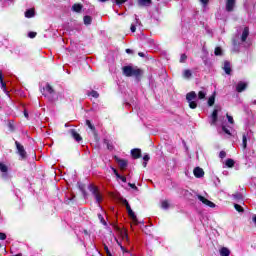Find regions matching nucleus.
Masks as SVG:
<instances>
[{"label": "nucleus", "mask_w": 256, "mask_h": 256, "mask_svg": "<svg viewBox=\"0 0 256 256\" xmlns=\"http://www.w3.org/2000/svg\"><path fill=\"white\" fill-rule=\"evenodd\" d=\"M122 73L125 77H135L137 81H141V78L143 77V69L137 67L134 68L133 66H124L122 68Z\"/></svg>", "instance_id": "obj_1"}, {"label": "nucleus", "mask_w": 256, "mask_h": 256, "mask_svg": "<svg viewBox=\"0 0 256 256\" xmlns=\"http://www.w3.org/2000/svg\"><path fill=\"white\" fill-rule=\"evenodd\" d=\"M15 146H16L18 155H20L21 160L25 161V159H27V151H25V146L19 143V141H15Z\"/></svg>", "instance_id": "obj_2"}, {"label": "nucleus", "mask_w": 256, "mask_h": 256, "mask_svg": "<svg viewBox=\"0 0 256 256\" xmlns=\"http://www.w3.org/2000/svg\"><path fill=\"white\" fill-rule=\"evenodd\" d=\"M90 191L92 195L95 197L97 203H101V201H103V196H101V193H99V188L97 186L91 185Z\"/></svg>", "instance_id": "obj_3"}, {"label": "nucleus", "mask_w": 256, "mask_h": 256, "mask_svg": "<svg viewBox=\"0 0 256 256\" xmlns=\"http://www.w3.org/2000/svg\"><path fill=\"white\" fill-rule=\"evenodd\" d=\"M114 159L116 163H118L121 171H125V169H127V165H129V162L127 160L121 159L118 156H114Z\"/></svg>", "instance_id": "obj_4"}, {"label": "nucleus", "mask_w": 256, "mask_h": 256, "mask_svg": "<svg viewBox=\"0 0 256 256\" xmlns=\"http://www.w3.org/2000/svg\"><path fill=\"white\" fill-rule=\"evenodd\" d=\"M199 201L203 203V205H207V207H211V209H215V203H213L211 200L205 198L204 196L197 195Z\"/></svg>", "instance_id": "obj_5"}, {"label": "nucleus", "mask_w": 256, "mask_h": 256, "mask_svg": "<svg viewBox=\"0 0 256 256\" xmlns=\"http://www.w3.org/2000/svg\"><path fill=\"white\" fill-rule=\"evenodd\" d=\"M236 0H226V11L228 13H233L235 11Z\"/></svg>", "instance_id": "obj_6"}, {"label": "nucleus", "mask_w": 256, "mask_h": 256, "mask_svg": "<svg viewBox=\"0 0 256 256\" xmlns=\"http://www.w3.org/2000/svg\"><path fill=\"white\" fill-rule=\"evenodd\" d=\"M218 119H219V110L214 109L212 114H211L210 125H217Z\"/></svg>", "instance_id": "obj_7"}, {"label": "nucleus", "mask_w": 256, "mask_h": 256, "mask_svg": "<svg viewBox=\"0 0 256 256\" xmlns=\"http://www.w3.org/2000/svg\"><path fill=\"white\" fill-rule=\"evenodd\" d=\"M126 210L128 216L132 219L133 223L139 225V220L137 219V215H135V212H133V209H131V207H128Z\"/></svg>", "instance_id": "obj_8"}, {"label": "nucleus", "mask_w": 256, "mask_h": 256, "mask_svg": "<svg viewBox=\"0 0 256 256\" xmlns=\"http://www.w3.org/2000/svg\"><path fill=\"white\" fill-rule=\"evenodd\" d=\"M0 171L2 173V178L7 179V177H8L7 173H9V167L7 165H5L4 163L0 162Z\"/></svg>", "instance_id": "obj_9"}, {"label": "nucleus", "mask_w": 256, "mask_h": 256, "mask_svg": "<svg viewBox=\"0 0 256 256\" xmlns=\"http://www.w3.org/2000/svg\"><path fill=\"white\" fill-rule=\"evenodd\" d=\"M71 137H73L77 143H81L83 141V137H81V134L77 132L75 129L70 130Z\"/></svg>", "instance_id": "obj_10"}, {"label": "nucleus", "mask_w": 256, "mask_h": 256, "mask_svg": "<svg viewBox=\"0 0 256 256\" xmlns=\"http://www.w3.org/2000/svg\"><path fill=\"white\" fill-rule=\"evenodd\" d=\"M194 176L196 177V179H201V177L205 176V171H203V168L201 167H196L194 168Z\"/></svg>", "instance_id": "obj_11"}, {"label": "nucleus", "mask_w": 256, "mask_h": 256, "mask_svg": "<svg viewBox=\"0 0 256 256\" xmlns=\"http://www.w3.org/2000/svg\"><path fill=\"white\" fill-rule=\"evenodd\" d=\"M45 93L43 95L47 97V95H55V90L53 89V86L50 84H46L45 88H43Z\"/></svg>", "instance_id": "obj_12"}, {"label": "nucleus", "mask_w": 256, "mask_h": 256, "mask_svg": "<svg viewBox=\"0 0 256 256\" xmlns=\"http://www.w3.org/2000/svg\"><path fill=\"white\" fill-rule=\"evenodd\" d=\"M247 89V83L245 82H238L236 86L237 93H243Z\"/></svg>", "instance_id": "obj_13"}, {"label": "nucleus", "mask_w": 256, "mask_h": 256, "mask_svg": "<svg viewBox=\"0 0 256 256\" xmlns=\"http://www.w3.org/2000/svg\"><path fill=\"white\" fill-rule=\"evenodd\" d=\"M86 125H87V127L90 128L94 137H98L99 134L97 133V128H95V125H93V123H91V120H86Z\"/></svg>", "instance_id": "obj_14"}, {"label": "nucleus", "mask_w": 256, "mask_h": 256, "mask_svg": "<svg viewBox=\"0 0 256 256\" xmlns=\"http://www.w3.org/2000/svg\"><path fill=\"white\" fill-rule=\"evenodd\" d=\"M131 156L133 159H141V149L134 148L131 150Z\"/></svg>", "instance_id": "obj_15"}, {"label": "nucleus", "mask_w": 256, "mask_h": 256, "mask_svg": "<svg viewBox=\"0 0 256 256\" xmlns=\"http://www.w3.org/2000/svg\"><path fill=\"white\" fill-rule=\"evenodd\" d=\"M153 3V0H137V4L139 7H149Z\"/></svg>", "instance_id": "obj_16"}, {"label": "nucleus", "mask_w": 256, "mask_h": 256, "mask_svg": "<svg viewBox=\"0 0 256 256\" xmlns=\"http://www.w3.org/2000/svg\"><path fill=\"white\" fill-rule=\"evenodd\" d=\"M194 99H197V93H195V91L186 94V101H188V103L194 101Z\"/></svg>", "instance_id": "obj_17"}, {"label": "nucleus", "mask_w": 256, "mask_h": 256, "mask_svg": "<svg viewBox=\"0 0 256 256\" xmlns=\"http://www.w3.org/2000/svg\"><path fill=\"white\" fill-rule=\"evenodd\" d=\"M25 17H26V19H31V18L35 17V8H30V9L26 10Z\"/></svg>", "instance_id": "obj_18"}, {"label": "nucleus", "mask_w": 256, "mask_h": 256, "mask_svg": "<svg viewBox=\"0 0 256 256\" xmlns=\"http://www.w3.org/2000/svg\"><path fill=\"white\" fill-rule=\"evenodd\" d=\"M247 37H249V27L244 28L241 36V41L245 43V41H247Z\"/></svg>", "instance_id": "obj_19"}, {"label": "nucleus", "mask_w": 256, "mask_h": 256, "mask_svg": "<svg viewBox=\"0 0 256 256\" xmlns=\"http://www.w3.org/2000/svg\"><path fill=\"white\" fill-rule=\"evenodd\" d=\"M224 71L226 75H231V62L229 61L224 62Z\"/></svg>", "instance_id": "obj_20"}, {"label": "nucleus", "mask_w": 256, "mask_h": 256, "mask_svg": "<svg viewBox=\"0 0 256 256\" xmlns=\"http://www.w3.org/2000/svg\"><path fill=\"white\" fill-rule=\"evenodd\" d=\"M220 255L221 256H229V255H231V250H229V248H227V247H222L220 249Z\"/></svg>", "instance_id": "obj_21"}, {"label": "nucleus", "mask_w": 256, "mask_h": 256, "mask_svg": "<svg viewBox=\"0 0 256 256\" xmlns=\"http://www.w3.org/2000/svg\"><path fill=\"white\" fill-rule=\"evenodd\" d=\"M225 164L228 169H233V167H235V160L228 158Z\"/></svg>", "instance_id": "obj_22"}, {"label": "nucleus", "mask_w": 256, "mask_h": 256, "mask_svg": "<svg viewBox=\"0 0 256 256\" xmlns=\"http://www.w3.org/2000/svg\"><path fill=\"white\" fill-rule=\"evenodd\" d=\"M82 9H83V5L81 4H74L72 6V10L75 11V13H81Z\"/></svg>", "instance_id": "obj_23"}, {"label": "nucleus", "mask_w": 256, "mask_h": 256, "mask_svg": "<svg viewBox=\"0 0 256 256\" xmlns=\"http://www.w3.org/2000/svg\"><path fill=\"white\" fill-rule=\"evenodd\" d=\"M8 129L11 133H15V122L13 120L8 122Z\"/></svg>", "instance_id": "obj_24"}, {"label": "nucleus", "mask_w": 256, "mask_h": 256, "mask_svg": "<svg viewBox=\"0 0 256 256\" xmlns=\"http://www.w3.org/2000/svg\"><path fill=\"white\" fill-rule=\"evenodd\" d=\"M193 73L191 72V70L187 69V70H184V73H183V77L184 79H191Z\"/></svg>", "instance_id": "obj_25"}, {"label": "nucleus", "mask_w": 256, "mask_h": 256, "mask_svg": "<svg viewBox=\"0 0 256 256\" xmlns=\"http://www.w3.org/2000/svg\"><path fill=\"white\" fill-rule=\"evenodd\" d=\"M83 20H84V25H91L93 21V19L89 15L84 16Z\"/></svg>", "instance_id": "obj_26"}, {"label": "nucleus", "mask_w": 256, "mask_h": 256, "mask_svg": "<svg viewBox=\"0 0 256 256\" xmlns=\"http://www.w3.org/2000/svg\"><path fill=\"white\" fill-rule=\"evenodd\" d=\"M103 143H104V145L107 146V149H108L109 151H113L114 147H113V145L111 144V142H109L108 139H104V140H103Z\"/></svg>", "instance_id": "obj_27"}, {"label": "nucleus", "mask_w": 256, "mask_h": 256, "mask_svg": "<svg viewBox=\"0 0 256 256\" xmlns=\"http://www.w3.org/2000/svg\"><path fill=\"white\" fill-rule=\"evenodd\" d=\"M208 105L209 107H213V105H215V93L209 97Z\"/></svg>", "instance_id": "obj_28"}, {"label": "nucleus", "mask_w": 256, "mask_h": 256, "mask_svg": "<svg viewBox=\"0 0 256 256\" xmlns=\"http://www.w3.org/2000/svg\"><path fill=\"white\" fill-rule=\"evenodd\" d=\"M1 84V89H3L4 93H6L7 95H9V91H7V84L5 83V81H0Z\"/></svg>", "instance_id": "obj_29"}, {"label": "nucleus", "mask_w": 256, "mask_h": 256, "mask_svg": "<svg viewBox=\"0 0 256 256\" xmlns=\"http://www.w3.org/2000/svg\"><path fill=\"white\" fill-rule=\"evenodd\" d=\"M90 97H93L94 99H99V92L92 90L91 92L88 93Z\"/></svg>", "instance_id": "obj_30"}, {"label": "nucleus", "mask_w": 256, "mask_h": 256, "mask_svg": "<svg viewBox=\"0 0 256 256\" xmlns=\"http://www.w3.org/2000/svg\"><path fill=\"white\" fill-rule=\"evenodd\" d=\"M242 147H243V149H247V135L246 134L242 135Z\"/></svg>", "instance_id": "obj_31"}, {"label": "nucleus", "mask_w": 256, "mask_h": 256, "mask_svg": "<svg viewBox=\"0 0 256 256\" xmlns=\"http://www.w3.org/2000/svg\"><path fill=\"white\" fill-rule=\"evenodd\" d=\"M214 54L216 55V57L223 55V50L221 49V47H216L214 50Z\"/></svg>", "instance_id": "obj_32"}, {"label": "nucleus", "mask_w": 256, "mask_h": 256, "mask_svg": "<svg viewBox=\"0 0 256 256\" xmlns=\"http://www.w3.org/2000/svg\"><path fill=\"white\" fill-rule=\"evenodd\" d=\"M234 208H235V210H236L238 213H244V212H245V209H243L242 206L239 205V204H234Z\"/></svg>", "instance_id": "obj_33"}, {"label": "nucleus", "mask_w": 256, "mask_h": 256, "mask_svg": "<svg viewBox=\"0 0 256 256\" xmlns=\"http://www.w3.org/2000/svg\"><path fill=\"white\" fill-rule=\"evenodd\" d=\"M121 203L122 205H125L126 209H129V207H131V205H129V201H127V199L125 198L121 199Z\"/></svg>", "instance_id": "obj_34"}, {"label": "nucleus", "mask_w": 256, "mask_h": 256, "mask_svg": "<svg viewBox=\"0 0 256 256\" xmlns=\"http://www.w3.org/2000/svg\"><path fill=\"white\" fill-rule=\"evenodd\" d=\"M189 103V107L190 109H197V102L195 101H190Z\"/></svg>", "instance_id": "obj_35"}, {"label": "nucleus", "mask_w": 256, "mask_h": 256, "mask_svg": "<svg viewBox=\"0 0 256 256\" xmlns=\"http://www.w3.org/2000/svg\"><path fill=\"white\" fill-rule=\"evenodd\" d=\"M161 207L162 209H167L169 207V201L167 200L162 201Z\"/></svg>", "instance_id": "obj_36"}, {"label": "nucleus", "mask_w": 256, "mask_h": 256, "mask_svg": "<svg viewBox=\"0 0 256 256\" xmlns=\"http://www.w3.org/2000/svg\"><path fill=\"white\" fill-rule=\"evenodd\" d=\"M98 219L102 223V225H107V222L105 221V218L103 217V215L98 214Z\"/></svg>", "instance_id": "obj_37"}, {"label": "nucleus", "mask_w": 256, "mask_h": 256, "mask_svg": "<svg viewBox=\"0 0 256 256\" xmlns=\"http://www.w3.org/2000/svg\"><path fill=\"white\" fill-rule=\"evenodd\" d=\"M185 61H187V54H181L179 62L185 63Z\"/></svg>", "instance_id": "obj_38"}, {"label": "nucleus", "mask_w": 256, "mask_h": 256, "mask_svg": "<svg viewBox=\"0 0 256 256\" xmlns=\"http://www.w3.org/2000/svg\"><path fill=\"white\" fill-rule=\"evenodd\" d=\"M206 95H207V94H206L205 92L199 91V92H198V99H205Z\"/></svg>", "instance_id": "obj_39"}, {"label": "nucleus", "mask_w": 256, "mask_h": 256, "mask_svg": "<svg viewBox=\"0 0 256 256\" xmlns=\"http://www.w3.org/2000/svg\"><path fill=\"white\" fill-rule=\"evenodd\" d=\"M28 37H29L30 39H35V38L37 37V32H29V33H28Z\"/></svg>", "instance_id": "obj_40"}, {"label": "nucleus", "mask_w": 256, "mask_h": 256, "mask_svg": "<svg viewBox=\"0 0 256 256\" xmlns=\"http://www.w3.org/2000/svg\"><path fill=\"white\" fill-rule=\"evenodd\" d=\"M219 157L220 159H225V157H227V152H225L224 150L220 151Z\"/></svg>", "instance_id": "obj_41"}, {"label": "nucleus", "mask_w": 256, "mask_h": 256, "mask_svg": "<svg viewBox=\"0 0 256 256\" xmlns=\"http://www.w3.org/2000/svg\"><path fill=\"white\" fill-rule=\"evenodd\" d=\"M222 131L226 133V135H231V131L226 126H222Z\"/></svg>", "instance_id": "obj_42"}, {"label": "nucleus", "mask_w": 256, "mask_h": 256, "mask_svg": "<svg viewBox=\"0 0 256 256\" xmlns=\"http://www.w3.org/2000/svg\"><path fill=\"white\" fill-rule=\"evenodd\" d=\"M116 5L121 6L124 3H127V0H115Z\"/></svg>", "instance_id": "obj_43"}, {"label": "nucleus", "mask_w": 256, "mask_h": 256, "mask_svg": "<svg viewBox=\"0 0 256 256\" xmlns=\"http://www.w3.org/2000/svg\"><path fill=\"white\" fill-rule=\"evenodd\" d=\"M202 3L203 7H207L209 5V1L211 0H199Z\"/></svg>", "instance_id": "obj_44"}, {"label": "nucleus", "mask_w": 256, "mask_h": 256, "mask_svg": "<svg viewBox=\"0 0 256 256\" xmlns=\"http://www.w3.org/2000/svg\"><path fill=\"white\" fill-rule=\"evenodd\" d=\"M226 117L228 119V122L231 123V125H233V123H235V121L233 120V116H229V114H226Z\"/></svg>", "instance_id": "obj_45"}, {"label": "nucleus", "mask_w": 256, "mask_h": 256, "mask_svg": "<svg viewBox=\"0 0 256 256\" xmlns=\"http://www.w3.org/2000/svg\"><path fill=\"white\" fill-rule=\"evenodd\" d=\"M128 185L131 187V189H134V191H139V188L137 187V185L133 183H128Z\"/></svg>", "instance_id": "obj_46"}, {"label": "nucleus", "mask_w": 256, "mask_h": 256, "mask_svg": "<svg viewBox=\"0 0 256 256\" xmlns=\"http://www.w3.org/2000/svg\"><path fill=\"white\" fill-rule=\"evenodd\" d=\"M5 239H7V234L0 232V240L5 241Z\"/></svg>", "instance_id": "obj_47"}, {"label": "nucleus", "mask_w": 256, "mask_h": 256, "mask_svg": "<svg viewBox=\"0 0 256 256\" xmlns=\"http://www.w3.org/2000/svg\"><path fill=\"white\" fill-rule=\"evenodd\" d=\"M234 199H243V196L240 193L233 194Z\"/></svg>", "instance_id": "obj_48"}, {"label": "nucleus", "mask_w": 256, "mask_h": 256, "mask_svg": "<svg viewBox=\"0 0 256 256\" xmlns=\"http://www.w3.org/2000/svg\"><path fill=\"white\" fill-rule=\"evenodd\" d=\"M112 171L114 173V175L118 178V177H121V174H119V171H117V169L115 168H112Z\"/></svg>", "instance_id": "obj_49"}, {"label": "nucleus", "mask_w": 256, "mask_h": 256, "mask_svg": "<svg viewBox=\"0 0 256 256\" xmlns=\"http://www.w3.org/2000/svg\"><path fill=\"white\" fill-rule=\"evenodd\" d=\"M104 250L106 252V255H111V251L109 250V247L104 244Z\"/></svg>", "instance_id": "obj_50"}, {"label": "nucleus", "mask_w": 256, "mask_h": 256, "mask_svg": "<svg viewBox=\"0 0 256 256\" xmlns=\"http://www.w3.org/2000/svg\"><path fill=\"white\" fill-rule=\"evenodd\" d=\"M130 31H131L132 33H135V32L137 31V27L132 24L131 27H130Z\"/></svg>", "instance_id": "obj_51"}, {"label": "nucleus", "mask_w": 256, "mask_h": 256, "mask_svg": "<svg viewBox=\"0 0 256 256\" xmlns=\"http://www.w3.org/2000/svg\"><path fill=\"white\" fill-rule=\"evenodd\" d=\"M117 179L122 180L123 183H127V177H125V176L120 175V177H118Z\"/></svg>", "instance_id": "obj_52"}, {"label": "nucleus", "mask_w": 256, "mask_h": 256, "mask_svg": "<svg viewBox=\"0 0 256 256\" xmlns=\"http://www.w3.org/2000/svg\"><path fill=\"white\" fill-rule=\"evenodd\" d=\"M120 249H121V251H122L123 253H129V250H126V249H125V246H123V245H120Z\"/></svg>", "instance_id": "obj_53"}, {"label": "nucleus", "mask_w": 256, "mask_h": 256, "mask_svg": "<svg viewBox=\"0 0 256 256\" xmlns=\"http://www.w3.org/2000/svg\"><path fill=\"white\" fill-rule=\"evenodd\" d=\"M122 238L126 239V241H129V235L127 234V232H124Z\"/></svg>", "instance_id": "obj_54"}, {"label": "nucleus", "mask_w": 256, "mask_h": 256, "mask_svg": "<svg viewBox=\"0 0 256 256\" xmlns=\"http://www.w3.org/2000/svg\"><path fill=\"white\" fill-rule=\"evenodd\" d=\"M149 159H151V157H149L148 154H145L143 157V160L147 162V161H149Z\"/></svg>", "instance_id": "obj_55"}, {"label": "nucleus", "mask_w": 256, "mask_h": 256, "mask_svg": "<svg viewBox=\"0 0 256 256\" xmlns=\"http://www.w3.org/2000/svg\"><path fill=\"white\" fill-rule=\"evenodd\" d=\"M24 116L26 117V119H29V113L27 112V110H24Z\"/></svg>", "instance_id": "obj_56"}, {"label": "nucleus", "mask_w": 256, "mask_h": 256, "mask_svg": "<svg viewBox=\"0 0 256 256\" xmlns=\"http://www.w3.org/2000/svg\"><path fill=\"white\" fill-rule=\"evenodd\" d=\"M0 81H3V71L0 70Z\"/></svg>", "instance_id": "obj_57"}, {"label": "nucleus", "mask_w": 256, "mask_h": 256, "mask_svg": "<svg viewBox=\"0 0 256 256\" xmlns=\"http://www.w3.org/2000/svg\"><path fill=\"white\" fill-rule=\"evenodd\" d=\"M126 53L131 54V53H133V50L127 48V49H126Z\"/></svg>", "instance_id": "obj_58"}, {"label": "nucleus", "mask_w": 256, "mask_h": 256, "mask_svg": "<svg viewBox=\"0 0 256 256\" xmlns=\"http://www.w3.org/2000/svg\"><path fill=\"white\" fill-rule=\"evenodd\" d=\"M138 55H139V57H145V53H143V52H139Z\"/></svg>", "instance_id": "obj_59"}, {"label": "nucleus", "mask_w": 256, "mask_h": 256, "mask_svg": "<svg viewBox=\"0 0 256 256\" xmlns=\"http://www.w3.org/2000/svg\"><path fill=\"white\" fill-rule=\"evenodd\" d=\"M100 3H107V0H98Z\"/></svg>", "instance_id": "obj_60"}, {"label": "nucleus", "mask_w": 256, "mask_h": 256, "mask_svg": "<svg viewBox=\"0 0 256 256\" xmlns=\"http://www.w3.org/2000/svg\"><path fill=\"white\" fill-rule=\"evenodd\" d=\"M143 167H147V162H143Z\"/></svg>", "instance_id": "obj_61"}, {"label": "nucleus", "mask_w": 256, "mask_h": 256, "mask_svg": "<svg viewBox=\"0 0 256 256\" xmlns=\"http://www.w3.org/2000/svg\"><path fill=\"white\" fill-rule=\"evenodd\" d=\"M107 256H113V254H108Z\"/></svg>", "instance_id": "obj_62"}]
</instances>
